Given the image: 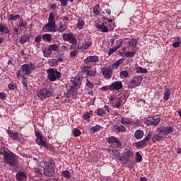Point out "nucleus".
Segmentation results:
<instances>
[{
	"instance_id": "obj_1",
	"label": "nucleus",
	"mask_w": 181,
	"mask_h": 181,
	"mask_svg": "<svg viewBox=\"0 0 181 181\" xmlns=\"http://www.w3.org/2000/svg\"><path fill=\"white\" fill-rule=\"evenodd\" d=\"M40 168H44V175L47 177H53L55 175L54 161L52 160H39L37 161Z\"/></svg>"
},
{
	"instance_id": "obj_2",
	"label": "nucleus",
	"mask_w": 181,
	"mask_h": 181,
	"mask_svg": "<svg viewBox=\"0 0 181 181\" xmlns=\"http://www.w3.org/2000/svg\"><path fill=\"white\" fill-rule=\"evenodd\" d=\"M54 19H56L54 14L50 13L48 18V23L42 28L44 32H56V21Z\"/></svg>"
},
{
	"instance_id": "obj_3",
	"label": "nucleus",
	"mask_w": 181,
	"mask_h": 181,
	"mask_svg": "<svg viewBox=\"0 0 181 181\" xmlns=\"http://www.w3.org/2000/svg\"><path fill=\"white\" fill-rule=\"evenodd\" d=\"M35 136H36V142L37 145L40 146H45L46 149H49V151H51V152H54V146L50 144H47L46 141L43 140V136H42V134L39 132H35Z\"/></svg>"
},
{
	"instance_id": "obj_4",
	"label": "nucleus",
	"mask_w": 181,
	"mask_h": 181,
	"mask_svg": "<svg viewBox=\"0 0 181 181\" xmlns=\"http://www.w3.org/2000/svg\"><path fill=\"white\" fill-rule=\"evenodd\" d=\"M53 94V89L44 88L37 92V96L43 101V100H46V98L52 97Z\"/></svg>"
},
{
	"instance_id": "obj_5",
	"label": "nucleus",
	"mask_w": 181,
	"mask_h": 181,
	"mask_svg": "<svg viewBox=\"0 0 181 181\" xmlns=\"http://www.w3.org/2000/svg\"><path fill=\"white\" fill-rule=\"evenodd\" d=\"M47 78L49 81H56L57 78L62 77V74L59 72L56 69L51 68L47 70Z\"/></svg>"
},
{
	"instance_id": "obj_6",
	"label": "nucleus",
	"mask_w": 181,
	"mask_h": 181,
	"mask_svg": "<svg viewBox=\"0 0 181 181\" xmlns=\"http://www.w3.org/2000/svg\"><path fill=\"white\" fill-rule=\"evenodd\" d=\"M35 69H36V65L33 63L25 64L21 66V70L22 73H24V74H26V76H29L31 71L35 70Z\"/></svg>"
},
{
	"instance_id": "obj_7",
	"label": "nucleus",
	"mask_w": 181,
	"mask_h": 181,
	"mask_svg": "<svg viewBox=\"0 0 181 181\" xmlns=\"http://www.w3.org/2000/svg\"><path fill=\"white\" fill-rule=\"evenodd\" d=\"M59 50V45L56 44H52L48 46V48L43 50L45 57H50L53 52H57Z\"/></svg>"
},
{
	"instance_id": "obj_8",
	"label": "nucleus",
	"mask_w": 181,
	"mask_h": 181,
	"mask_svg": "<svg viewBox=\"0 0 181 181\" xmlns=\"http://www.w3.org/2000/svg\"><path fill=\"white\" fill-rule=\"evenodd\" d=\"M175 131V128L173 126H169L163 127V126H160L157 128V132H160V134H163L164 136L169 135V134H172Z\"/></svg>"
},
{
	"instance_id": "obj_9",
	"label": "nucleus",
	"mask_w": 181,
	"mask_h": 181,
	"mask_svg": "<svg viewBox=\"0 0 181 181\" xmlns=\"http://www.w3.org/2000/svg\"><path fill=\"white\" fill-rule=\"evenodd\" d=\"M109 101L112 105V107H115V108H119L122 105V99L120 98H115V95H111Z\"/></svg>"
},
{
	"instance_id": "obj_10",
	"label": "nucleus",
	"mask_w": 181,
	"mask_h": 181,
	"mask_svg": "<svg viewBox=\"0 0 181 181\" xmlns=\"http://www.w3.org/2000/svg\"><path fill=\"white\" fill-rule=\"evenodd\" d=\"M159 122H160V117L154 118V117H150L145 120L144 124H146L147 127H151V125H153V127H156V125L159 124Z\"/></svg>"
},
{
	"instance_id": "obj_11",
	"label": "nucleus",
	"mask_w": 181,
	"mask_h": 181,
	"mask_svg": "<svg viewBox=\"0 0 181 181\" xmlns=\"http://www.w3.org/2000/svg\"><path fill=\"white\" fill-rule=\"evenodd\" d=\"M142 80L143 78L141 76H134L129 84V88H135V87H138V86L142 83Z\"/></svg>"
},
{
	"instance_id": "obj_12",
	"label": "nucleus",
	"mask_w": 181,
	"mask_h": 181,
	"mask_svg": "<svg viewBox=\"0 0 181 181\" xmlns=\"http://www.w3.org/2000/svg\"><path fill=\"white\" fill-rule=\"evenodd\" d=\"M110 87L111 91H119V90H121L124 86L121 81H116L110 84Z\"/></svg>"
},
{
	"instance_id": "obj_13",
	"label": "nucleus",
	"mask_w": 181,
	"mask_h": 181,
	"mask_svg": "<svg viewBox=\"0 0 181 181\" xmlns=\"http://www.w3.org/2000/svg\"><path fill=\"white\" fill-rule=\"evenodd\" d=\"M100 59H98V56L93 55L89 56L86 59H84V63L86 64H93V63H98Z\"/></svg>"
},
{
	"instance_id": "obj_14",
	"label": "nucleus",
	"mask_w": 181,
	"mask_h": 181,
	"mask_svg": "<svg viewBox=\"0 0 181 181\" xmlns=\"http://www.w3.org/2000/svg\"><path fill=\"white\" fill-rule=\"evenodd\" d=\"M106 141L109 144H115L117 148H121V146H122V144L119 139L115 136H110L106 139Z\"/></svg>"
},
{
	"instance_id": "obj_15",
	"label": "nucleus",
	"mask_w": 181,
	"mask_h": 181,
	"mask_svg": "<svg viewBox=\"0 0 181 181\" xmlns=\"http://www.w3.org/2000/svg\"><path fill=\"white\" fill-rule=\"evenodd\" d=\"M101 73L105 78H111L112 77V69L111 68L104 67L101 69Z\"/></svg>"
},
{
	"instance_id": "obj_16",
	"label": "nucleus",
	"mask_w": 181,
	"mask_h": 181,
	"mask_svg": "<svg viewBox=\"0 0 181 181\" xmlns=\"http://www.w3.org/2000/svg\"><path fill=\"white\" fill-rule=\"evenodd\" d=\"M3 155L4 159H15V158H16V155L8 150L6 148H3Z\"/></svg>"
},
{
	"instance_id": "obj_17",
	"label": "nucleus",
	"mask_w": 181,
	"mask_h": 181,
	"mask_svg": "<svg viewBox=\"0 0 181 181\" xmlns=\"http://www.w3.org/2000/svg\"><path fill=\"white\" fill-rule=\"evenodd\" d=\"M120 163L127 168H134L135 166V161L129 159H119Z\"/></svg>"
},
{
	"instance_id": "obj_18",
	"label": "nucleus",
	"mask_w": 181,
	"mask_h": 181,
	"mask_svg": "<svg viewBox=\"0 0 181 181\" xmlns=\"http://www.w3.org/2000/svg\"><path fill=\"white\" fill-rule=\"evenodd\" d=\"M6 132L8 135V136L13 139V141H18L19 136H21V134L19 132H14L12 130H6Z\"/></svg>"
},
{
	"instance_id": "obj_19",
	"label": "nucleus",
	"mask_w": 181,
	"mask_h": 181,
	"mask_svg": "<svg viewBox=\"0 0 181 181\" xmlns=\"http://www.w3.org/2000/svg\"><path fill=\"white\" fill-rule=\"evenodd\" d=\"M163 133L158 132V134H155L152 136V141L155 144L156 142H159V141H162L163 139Z\"/></svg>"
},
{
	"instance_id": "obj_20",
	"label": "nucleus",
	"mask_w": 181,
	"mask_h": 181,
	"mask_svg": "<svg viewBox=\"0 0 181 181\" xmlns=\"http://www.w3.org/2000/svg\"><path fill=\"white\" fill-rule=\"evenodd\" d=\"M112 129L117 133L125 132V131H127V128H125V127L123 125L118 126V124L114 125Z\"/></svg>"
},
{
	"instance_id": "obj_21",
	"label": "nucleus",
	"mask_w": 181,
	"mask_h": 181,
	"mask_svg": "<svg viewBox=\"0 0 181 181\" xmlns=\"http://www.w3.org/2000/svg\"><path fill=\"white\" fill-rule=\"evenodd\" d=\"M29 39H30V37L29 36V35L23 34V35H21L20 38L19 43H21V45H25V43H27V42H29Z\"/></svg>"
},
{
	"instance_id": "obj_22",
	"label": "nucleus",
	"mask_w": 181,
	"mask_h": 181,
	"mask_svg": "<svg viewBox=\"0 0 181 181\" xmlns=\"http://www.w3.org/2000/svg\"><path fill=\"white\" fill-rule=\"evenodd\" d=\"M96 28H97V29H99V30H100V32H103V33H108V32H110V30H108L107 26H105L104 25V23H103L101 24H98L96 25Z\"/></svg>"
},
{
	"instance_id": "obj_23",
	"label": "nucleus",
	"mask_w": 181,
	"mask_h": 181,
	"mask_svg": "<svg viewBox=\"0 0 181 181\" xmlns=\"http://www.w3.org/2000/svg\"><path fill=\"white\" fill-rule=\"evenodd\" d=\"M16 177L18 181H25L26 180V174L23 172L17 173Z\"/></svg>"
},
{
	"instance_id": "obj_24",
	"label": "nucleus",
	"mask_w": 181,
	"mask_h": 181,
	"mask_svg": "<svg viewBox=\"0 0 181 181\" xmlns=\"http://www.w3.org/2000/svg\"><path fill=\"white\" fill-rule=\"evenodd\" d=\"M72 81L76 88H80V86H81V78H80V76L75 77Z\"/></svg>"
},
{
	"instance_id": "obj_25",
	"label": "nucleus",
	"mask_w": 181,
	"mask_h": 181,
	"mask_svg": "<svg viewBox=\"0 0 181 181\" xmlns=\"http://www.w3.org/2000/svg\"><path fill=\"white\" fill-rule=\"evenodd\" d=\"M144 131L141 129L136 130L134 132V138H136V139H142V138H144Z\"/></svg>"
},
{
	"instance_id": "obj_26",
	"label": "nucleus",
	"mask_w": 181,
	"mask_h": 181,
	"mask_svg": "<svg viewBox=\"0 0 181 181\" xmlns=\"http://www.w3.org/2000/svg\"><path fill=\"white\" fill-rule=\"evenodd\" d=\"M121 124H122V125H132V119H129V117H122Z\"/></svg>"
},
{
	"instance_id": "obj_27",
	"label": "nucleus",
	"mask_w": 181,
	"mask_h": 181,
	"mask_svg": "<svg viewBox=\"0 0 181 181\" xmlns=\"http://www.w3.org/2000/svg\"><path fill=\"white\" fill-rule=\"evenodd\" d=\"M84 25H86L84 20H83L81 18H78L76 26L79 30H81V29L84 28Z\"/></svg>"
},
{
	"instance_id": "obj_28",
	"label": "nucleus",
	"mask_w": 181,
	"mask_h": 181,
	"mask_svg": "<svg viewBox=\"0 0 181 181\" xmlns=\"http://www.w3.org/2000/svg\"><path fill=\"white\" fill-rule=\"evenodd\" d=\"M91 46H93V40H89L82 45V49H83V50H87L89 47H91Z\"/></svg>"
},
{
	"instance_id": "obj_29",
	"label": "nucleus",
	"mask_w": 181,
	"mask_h": 181,
	"mask_svg": "<svg viewBox=\"0 0 181 181\" xmlns=\"http://www.w3.org/2000/svg\"><path fill=\"white\" fill-rule=\"evenodd\" d=\"M122 156L123 159H131V158H133L134 153H132L131 151H125Z\"/></svg>"
},
{
	"instance_id": "obj_30",
	"label": "nucleus",
	"mask_w": 181,
	"mask_h": 181,
	"mask_svg": "<svg viewBox=\"0 0 181 181\" xmlns=\"http://www.w3.org/2000/svg\"><path fill=\"white\" fill-rule=\"evenodd\" d=\"M52 39H53L52 34L45 33L42 35V40L44 42H52Z\"/></svg>"
},
{
	"instance_id": "obj_31",
	"label": "nucleus",
	"mask_w": 181,
	"mask_h": 181,
	"mask_svg": "<svg viewBox=\"0 0 181 181\" xmlns=\"http://www.w3.org/2000/svg\"><path fill=\"white\" fill-rule=\"evenodd\" d=\"M108 152H109V153H112V155H113V156H115V158L116 159L118 158H120V156H121V153H119V151H118V150L109 149Z\"/></svg>"
},
{
	"instance_id": "obj_32",
	"label": "nucleus",
	"mask_w": 181,
	"mask_h": 181,
	"mask_svg": "<svg viewBox=\"0 0 181 181\" xmlns=\"http://www.w3.org/2000/svg\"><path fill=\"white\" fill-rule=\"evenodd\" d=\"M4 162L5 163L10 165V166H15L16 165V163H18V161H16V159H5Z\"/></svg>"
},
{
	"instance_id": "obj_33",
	"label": "nucleus",
	"mask_w": 181,
	"mask_h": 181,
	"mask_svg": "<svg viewBox=\"0 0 181 181\" xmlns=\"http://www.w3.org/2000/svg\"><path fill=\"white\" fill-rule=\"evenodd\" d=\"M170 93H171V90L169 88H167L164 93V96H163V100H165V101H168V100H169V98H170Z\"/></svg>"
},
{
	"instance_id": "obj_34",
	"label": "nucleus",
	"mask_w": 181,
	"mask_h": 181,
	"mask_svg": "<svg viewBox=\"0 0 181 181\" xmlns=\"http://www.w3.org/2000/svg\"><path fill=\"white\" fill-rule=\"evenodd\" d=\"M73 33H64L63 34V39L64 40H66V42H69L72 37H73Z\"/></svg>"
},
{
	"instance_id": "obj_35",
	"label": "nucleus",
	"mask_w": 181,
	"mask_h": 181,
	"mask_svg": "<svg viewBox=\"0 0 181 181\" xmlns=\"http://www.w3.org/2000/svg\"><path fill=\"white\" fill-rule=\"evenodd\" d=\"M101 129V127L100 125H95L90 129V134H95V132H98L100 129Z\"/></svg>"
},
{
	"instance_id": "obj_36",
	"label": "nucleus",
	"mask_w": 181,
	"mask_h": 181,
	"mask_svg": "<svg viewBox=\"0 0 181 181\" xmlns=\"http://www.w3.org/2000/svg\"><path fill=\"white\" fill-rule=\"evenodd\" d=\"M20 18H21V16L19 14H16V16H13V14H10L8 16V21H16L17 19H20Z\"/></svg>"
},
{
	"instance_id": "obj_37",
	"label": "nucleus",
	"mask_w": 181,
	"mask_h": 181,
	"mask_svg": "<svg viewBox=\"0 0 181 181\" xmlns=\"http://www.w3.org/2000/svg\"><path fill=\"white\" fill-rule=\"evenodd\" d=\"M145 145H146V143L144 139L135 144L136 148H144Z\"/></svg>"
},
{
	"instance_id": "obj_38",
	"label": "nucleus",
	"mask_w": 181,
	"mask_h": 181,
	"mask_svg": "<svg viewBox=\"0 0 181 181\" xmlns=\"http://www.w3.org/2000/svg\"><path fill=\"white\" fill-rule=\"evenodd\" d=\"M136 73H140L141 74H146L148 73V70L146 69H144L141 66H139L136 69Z\"/></svg>"
},
{
	"instance_id": "obj_39",
	"label": "nucleus",
	"mask_w": 181,
	"mask_h": 181,
	"mask_svg": "<svg viewBox=\"0 0 181 181\" xmlns=\"http://www.w3.org/2000/svg\"><path fill=\"white\" fill-rule=\"evenodd\" d=\"M72 134L75 138H77V136H80L81 135V131L77 128H74L72 131Z\"/></svg>"
},
{
	"instance_id": "obj_40",
	"label": "nucleus",
	"mask_w": 181,
	"mask_h": 181,
	"mask_svg": "<svg viewBox=\"0 0 181 181\" xmlns=\"http://www.w3.org/2000/svg\"><path fill=\"white\" fill-rule=\"evenodd\" d=\"M129 76V72H128L127 70L122 71L119 74L120 78H126Z\"/></svg>"
},
{
	"instance_id": "obj_41",
	"label": "nucleus",
	"mask_w": 181,
	"mask_h": 181,
	"mask_svg": "<svg viewBox=\"0 0 181 181\" xmlns=\"http://www.w3.org/2000/svg\"><path fill=\"white\" fill-rule=\"evenodd\" d=\"M67 29V25L63 24V23H59V27L58 28L59 32H64Z\"/></svg>"
},
{
	"instance_id": "obj_42",
	"label": "nucleus",
	"mask_w": 181,
	"mask_h": 181,
	"mask_svg": "<svg viewBox=\"0 0 181 181\" xmlns=\"http://www.w3.org/2000/svg\"><path fill=\"white\" fill-rule=\"evenodd\" d=\"M48 64L52 66V67H56L59 63L57 62L56 59H52L48 62Z\"/></svg>"
},
{
	"instance_id": "obj_43",
	"label": "nucleus",
	"mask_w": 181,
	"mask_h": 181,
	"mask_svg": "<svg viewBox=\"0 0 181 181\" xmlns=\"http://www.w3.org/2000/svg\"><path fill=\"white\" fill-rule=\"evenodd\" d=\"M0 32H4L6 35H8L9 34V29L8 28V27L0 24Z\"/></svg>"
},
{
	"instance_id": "obj_44",
	"label": "nucleus",
	"mask_w": 181,
	"mask_h": 181,
	"mask_svg": "<svg viewBox=\"0 0 181 181\" xmlns=\"http://www.w3.org/2000/svg\"><path fill=\"white\" fill-rule=\"evenodd\" d=\"M98 9H100V4H96L93 8V13L96 16H98V15H100V11H98Z\"/></svg>"
},
{
	"instance_id": "obj_45",
	"label": "nucleus",
	"mask_w": 181,
	"mask_h": 181,
	"mask_svg": "<svg viewBox=\"0 0 181 181\" xmlns=\"http://www.w3.org/2000/svg\"><path fill=\"white\" fill-rule=\"evenodd\" d=\"M69 43H72L74 45L71 46V47H73V46H74V47H76V45H77V39L76 38V37L73 36L69 40Z\"/></svg>"
},
{
	"instance_id": "obj_46",
	"label": "nucleus",
	"mask_w": 181,
	"mask_h": 181,
	"mask_svg": "<svg viewBox=\"0 0 181 181\" xmlns=\"http://www.w3.org/2000/svg\"><path fill=\"white\" fill-rule=\"evenodd\" d=\"M97 114L99 115V117H103V115H105L107 112L104 111V109L103 108H98L97 110Z\"/></svg>"
},
{
	"instance_id": "obj_47",
	"label": "nucleus",
	"mask_w": 181,
	"mask_h": 181,
	"mask_svg": "<svg viewBox=\"0 0 181 181\" xmlns=\"http://www.w3.org/2000/svg\"><path fill=\"white\" fill-rule=\"evenodd\" d=\"M62 175L64 176V177H65V179H70L71 177V175H70V171L69 170L63 171Z\"/></svg>"
},
{
	"instance_id": "obj_48",
	"label": "nucleus",
	"mask_w": 181,
	"mask_h": 181,
	"mask_svg": "<svg viewBox=\"0 0 181 181\" xmlns=\"http://www.w3.org/2000/svg\"><path fill=\"white\" fill-rule=\"evenodd\" d=\"M151 138H152V133L149 132L143 140H144L146 144L147 142H149Z\"/></svg>"
},
{
	"instance_id": "obj_49",
	"label": "nucleus",
	"mask_w": 181,
	"mask_h": 181,
	"mask_svg": "<svg viewBox=\"0 0 181 181\" xmlns=\"http://www.w3.org/2000/svg\"><path fill=\"white\" fill-rule=\"evenodd\" d=\"M126 57H134L135 56V52H126L124 53Z\"/></svg>"
},
{
	"instance_id": "obj_50",
	"label": "nucleus",
	"mask_w": 181,
	"mask_h": 181,
	"mask_svg": "<svg viewBox=\"0 0 181 181\" xmlns=\"http://www.w3.org/2000/svg\"><path fill=\"white\" fill-rule=\"evenodd\" d=\"M177 42L173 43V47H179V46H180V43H181V41H180V39L179 37L177 38Z\"/></svg>"
},
{
	"instance_id": "obj_51",
	"label": "nucleus",
	"mask_w": 181,
	"mask_h": 181,
	"mask_svg": "<svg viewBox=\"0 0 181 181\" xmlns=\"http://www.w3.org/2000/svg\"><path fill=\"white\" fill-rule=\"evenodd\" d=\"M22 83L24 87H28V78L25 76H22Z\"/></svg>"
},
{
	"instance_id": "obj_52",
	"label": "nucleus",
	"mask_w": 181,
	"mask_h": 181,
	"mask_svg": "<svg viewBox=\"0 0 181 181\" xmlns=\"http://www.w3.org/2000/svg\"><path fill=\"white\" fill-rule=\"evenodd\" d=\"M129 46H132V47H135L136 46L137 42L136 40H132L129 41Z\"/></svg>"
},
{
	"instance_id": "obj_53",
	"label": "nucleus",
	"mask_w": 181,
	"mask_h": 181,
	"mask_svg": "<svg viewBox=\"0 0 181 181\" xmlns=\"http://www.w3.org/2000/svg\"><path fill=\"white\" fill-rule=\"evenodd\" d=\"M34 172L37 175H42L43 173V170H42V168H34Z\"/></svg>"
},
{
	"instance_id": "obj_54",
	"label": "nucleus",
	"mask_w": 181,
	"mask_h": 181,
	"mask_svg": "<svg viewBox=\"0 0 181 181\" xmlns=\"http://www.w3.org/2000/svg\"><path fill=\"white\" fill-rule=\"evenodd\" d=\"M102 91H108V90H110L111 91V85L105 86L101 88Z\"/></svg>"
},
{
	"instance_id": "obj_55",
	"label": "nucleus",
	"mask_w": 181,
	"mask_h": 181,
	"mask_svg": "<svg viewBox=\"0 0 181 181\" xmlns=\"http://www.w3.org/2000/svg\"><path fill=\"white\" fill-rule=\"evenodd\" d=\"M34 42H35V43H40L42 42V35H39L37 37H35Z\"/></svg>"
},
{
	"instance_id": "obj_56",
	"label": "nucleus",
	"mask_w": 181,
	"mask_h": 181,
	"mask_svg": "<svg viewBox=\"0 0 181 181\" xmlns=\"http://www.w3.org/2000/svg\"><path fill=\"white\" fill-rule=\"evenodd\" d=\"M115 52H117V49L115 47L110 48L108 51V56H111V54L115 53Z\"/></svg>"
},
{
	"instance_id": "obj_57",
	"label": "nucleus",
	"mask_w": 181,
	"mask_h": 181,
	"mask_svg": "<svg viewBox=\"0 0 181 181\" xmlns=\"http://www.w3.org/2000/svg\"><path fill=\"white\" fill-rule=\"evenodd\" d=\"M26 26H28V23L26 21H21L18 25V28H26Z\"/></svg>"
},
{
	"instance_id": "obj_58",
	"label": "nucleus",
	"mask_w": 181,
	"mask_h": 181,
	"mask_svg": "<svg viewBox=\"0 0 181 181\" xmlns=\"http://www.w3.org/2000/svg\"><path fill=\"white\" fill-rule=\"evenodd\" d=\"M82 71H83V73L85 74H88V72L90 71V67L88 66H84L83 69H82Z\"/></svg>"
},
{
	"instance_id": "obj_59",
	"label": "nucleus",
	"mask_w": 181,
	"mask_h": 181,
	"mask_svg": "<svg viewBox=\"0 0 181 181\" xmlns=\"http://www.w3.org/2000/svg\"><path fill=\"white\" fill-rule=\"evenodd\" d=\"M86 86L89 88H94V84H93V83H91L90 81H88V79L87 80Z\"/></svg>"
},
{
	"instance_id": "obj_60",
	"label": "nucleus",
	"mask_w": 181,
	"mask_h": 181,
	"mask_svg": "<svg viewBox=\"0 0 181 181\" xmlns=\"http://www.w3.org/2000/svg\"><path fill=\"white\" fill-rule=\"evenodd\" d=\"M8 88L9 90H15V88H16V84L11 83L10 84H8Z\"/></svg>"
},
{
	"instance_id": "obj_61",
	"label": "nucleus",
	"mask_w": 181,
	"mask_h": 181,
	"mask_svg": "<svg viewBox=\"0 0 181 181\" xmlns=\"http://www.w3.org/2000/svg\"><path fill=\"white\" fill-rule=\"evenodd\" d=\"M132 127H141V121L140 120H137L136 121V122H132Z\"/></svg>"
},
{
	"instance_id": "obj_62",
	"label": "nucleus",
	"mask_w": 181,
	"mask_h": 181,
	"mask_svg": "<svg viewBox=\"0 0 181 181\" xmlns=\"http://www.w3.org/2000/svg\"><path fill=\"white\" fill-rule=\"evenodd\" d=\"M0 100H6V94L5 93L0 92Z\"/></svg>"
},
{
	"instance_id": "obj_63",
	"label": "nucleus",
	"mask_w": 181,
	"mask_h": 181,
	"mask_svg": "<svg viewBox=\"0 0 181 181\" xmlns=\"http://www.w3.org/2000/svg\"><path fill=\"white\" fill-rule=\"evenodd\" d=\"M87 76H90V77H95V71H89V72L87 74Z\"/></svg>"
},
{
	"instance_id": "obj_64",
	"label": "nucleus",
	"mask_w": 181,
	"mask_h": 181,
	"mask_svg": "<svg viewBox=\"0 0 181 181\" xmlns=\"http://www.w3.org/2000/svg\"><path fill=\"white\" fill-rule=\"evenodd\" d=\"M77 54H78L77 50H74L70 52L71 57H76V56H77Z\"/></svg>"
}]
</instances>
